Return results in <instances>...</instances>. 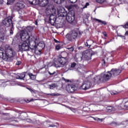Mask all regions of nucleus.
I'll list each match as a JSON object with an SVG mask.
<instances>
[{
    "instance_id": "1",
    "label": "nucleus",
    "mask_w": 128,
    "mask_h": 128,
    "mask_svg": "<svg viewBox=\"0 0 128 128\" xmlns=\"http://www.w3.org/2000/svg\"><path fill=\"white\" fill-rule=\"evenodd\" d=\"M4 48V49L3 48H0V58H2L6 62L8 60V58H14V56L16 52H14V50L9 45H6Z\"/></svg>"
},
{
    "instance_id": "2",
    "label": "nucleus",
    "mask_w": 128,
    "mask_h": 128,
    "mask_svg": "<svg viewBox=\"0 0 128 128\" xmlns=\"http://www.w3.org/2000/svg\"><path fill=\"white\" fill-rule=\"evenodd\" d=\"M20 38L22 42H33L34 44H36L38 36H30L28 31L22 30L20 32Z\"/></svg>"
},
{
    "instance_id": "3",
    "label": "nucleus",
    "mask_w": 128,
    "mask_h": 128,
    "mask_svg": "<svg viewBox=\"0 0 128 128\" xmlns=\"http://www.w3.org/2000/svg\"><path fill=\"white\" fill-rule=\"evenodd\" d=\"M112 78L110 71L94 78L95 82H104L110 80Z\"/></svg>"
},
{
    "instance_id": "4",
    "label": "nucleus",
    "mask_w": 128,
    "mask_h": 128,
    "mask_svg": "<svg viewBox=\"0 0 128 128\" xmlns=\"http://www.w3.org/2000/svg\"><path fill=\"white\" fill-rule=\"evenodd\" d=\"M53 63L54 66H56V68L62 67L66 64V59L60 56L58 59L54 58Z\"/></svg>"
},
{
    "instance_id": "5",
    "label": "nucleus",
    "mask_w": 128,
    "mask_h": 128,
    "mask_svg": "<svg viewBox=\"0 0 128 128\" xmlns=\"http://www.w3.org/2000/svg\"><path fill=\"white\" fill-rule=\"evenodd\" d=\"M28 44H34L33 42L30 41H22L19 43L18 48L21 52H26L30 50V45Z\"/></svg>"
},
{
    "instance_id": "6",
    "label": "nucleus",
    "mask_w": 128,
    "mask_h": 128,
    "mask_svg": "<svg viewBox=\"0 0 128 128\" xmlns=\"http://www.w3.org/2000/svg\"><path fill=\"white\" fill-rule=\"evenodd\" d=\"M92 52L90 50H86L84 51L82 54V57L80 56L78 58V62L82 61V60H92Z\"/></svg>"
},
{
    "instance_id": "7",
    "label": "nucleus",
    "mask_w": 128,
    "mask_h": 128,
    "mask_svg": "<svg viewBox=\"0 0 128 128\" xmlns=\"http://www.w3.org/2000/svg\"><path fill=\"white\" fill-rule=\"evenodd\" d=\"M28 2L30 4H38L40 6H46L48 4V0H38V2H36V0H28Z\"/></svg>"
},
{
    "instance_id": "8",
    "label": "nucleus",
    "mask_w": 128,
    "mask_h": 128,
    "mask_svg": "<svg viewBox=\"0 0 128 128\" xmlns=\"http://www.w3.org/2000/svg\"><path fill=\"white\" fill-rule=\"evenodd\" d=\"M65 16L66 20L68 22H70V24H72V22H76V15L74 14V11H70Z\"/></svg>"
},
{
    "instance_id": "9",
    "label": "nucleus",
    "mask_w": 128,
    "mask_h": 128,
    "mask_svg": "<svg viewBox=\"0 0 128 128\" xmlns=\"http://www.w3.org/2000/svg\"><path fill=\"white\" fill-rule=\"evenodd\" d=\"M78 36V32L76 30H72L70 33H68L66 35V38L69 40V42H74Z\"/></svg>"
},
{
    "instance_id": "10",
    "label": "nucleus",
    "mask_w": 128,
    "mask_h": 128,
    "mask_svg": "<svg viewBox=\"0 0 128 128\" xmlns=\"http://www.w3.org/2000/svg\"><path fill=\"white\" fill-rule=\"evenodd\" d=\"M122 72V68H112L110 71V74H111L112 78H114V76H120Z\"/></svg>"
},
{
    "instance_id": "11",
    "label": "nucleus",
    "mask_w": 128,
    "mask_h": 128,
    "mask_svg": "<svg viewBox=\"0 0 128 128\" xmlns=\"http://www.w3.org/2000/svg\"><path fill=\"white\" fill-rule=\"evenodd\" d=\"M90 86H92V82L89 81H86L81 86H80V90H86L90 88Z\"/></svg>"
},
{
    "instance_id": "12",
    "label": "nucleus",
    "mask_w": 128,
    "mask_h": 128,
    "mask_svg": "<svg viewBox=\"0 0 128 128\" xmlns=\"http://www.w3.org/2000/svg\"><path fill=\"white\" fill-rule=\"evenodd\" d=\"M58 16H62V18H64L66 16V12L64 10V8L62 7H60L58 8Z\"/></svg>"
},
{
    "instance_id": "13",
    "label": "nucleus",
    "mask_w": 128,
    "mask_h": 128,
    "mask_svg": "<svg viewBox=\"0 0 128 128\" xmlns=\"http://www.w3.org/2000/svg\"><path fill=\"white\" fill-rule=\"evenodd\" d=\"M78 90V87L72 84H68L66 86V90L68 92H74Z\"/></svg>"
},
{
    "instance_id": "14",
    "label": "nucleus",
    "mask_w": 128,
    "mask_h": 128,
    "mask_svg": "<svg viewBox=\"0 0 128 128\" xmlns=\"http://www.w3.org/2000/svg\"><path fill=\"white\" fill-rule=\"evenodd\" d=\"M3 24L6 26L8 28L10 24H12V20L10 18H6L4 20Z\"/></svg>"
},
{
    "instance_id": "15",
    "label": "nucleus",
    "mask_w": 128,
    "mask_h": 128,
    "mask_svg": "<svg viewBox=\"0 0 128 128\" xmlns=\"http://www.w3.org/2000/svg\"><path fill=\"white\" fill-rule=\"evenodd\" d=\"M56 16L52 14L50 16L48 22L52 24V26H54V24L56 22Z\"/></svg>"
},
{
    "instance_id": "16",
    "label": "nucleus",
    "mask_w": 128,
    "mask_h": 128,
    "mask_svg": "<svg viewBox=\"0 0 128 128\" xmlns=\"http://www.w3.org/2000/svg\"><path fill=\"white\" fill-rule=\"evenodd\" d=\"M16 6L20 10H22V8H26V3L22 1H19L16 4Z\"/></svg>"
},
{
    "instance_id": "17",
    "label": "nucleus",
    "mask_w": 128,
    "mask_h": 128,
    "mask_svg": "<svg viewBox=\"0 0 128 128\" xmlns=\"http://www.w3.org/2000/svg\"><path fill=\"white\" fill-rule=\"evenodd\" d=\"M46 10H49V12H50L52 14H56V8H54V7L52 5L48 6Z\"/></svg>"
},
{
    "instance_id": "18",
    "label": "nucleus",
    "mask_w": 128,
    "mask_h": 128,
    "mask_svg": "<svg viewBox=\"0 0 128 128\" xmlns=\"http://www.w3.org/2000/svg\"><path fill=\"white\" fill-rule=\"evenodd\" d=\"M48 88L50 90H54V88H58V84H52L48 85Z\"/></svg>"
},
{
    "instance_id": "19",
    "label": "nucleus",
    "mask_w": 128,
    "mask_h": 128,
    "mask_svg": "<svg viewBox=\"0 0 128 128\" xmlns=\"http://www.w3.org/2000/svg\"><path fill=\"white\" fill-rule=\"evenodd\" d=\"M44 42H40L38 44L37 48H44Z\"/></svg>"
},
{
    "instance_id": "20",
    "label": "nucleus",
    "mask_w": 128,
    "mask_h": 128,
    "mask_svg": "<svg viewBox=\"0 0 128 128\" xmlns=\"http://www.w3.org/2000/svg\"><path fill=\"white\" fill-rule=\"evenodd\" d=\"M34 30L32 26H28V27H25L24 28L22 29L23 30H26V32H30Z\"/></svg>"
},
{
    "instance_id": "21",
    "label": "nucleus",
    "mask_w": 128,
    "mask_h": 128,
    "mask_svg": "<svg viewBox=\"0 0 128 128\" xmlns=\"http://www.w3.org/2000/svg\"><path fill=\"white\" fill-rule=\"evenodd\" d=\"M30 50H32V52L34 50V54H42L40 50H37L36 46H34V49H30Z\"/></svg>"
},
{
    "instance_id": "22",
    "label": "nucleus",
    "mask_w": 128,
    "mask_h": 128,
    "mask_svg": "<svg viewBox=\"0 0 128 128\" xmlns=\"http://www.w3.org/2000/svg\"><path fill=\"white\" fill-rule=\"evenodd\" d=\"M94 20L95 22H100V24H104V26H106L107 24V23H106V21H102L100 20L97 19V18H94Z\"/></svg>"
},
{
    "instance_id": "23",
    "label": "nucleus",
    "mask_w": 128,
    "mask_h": 128,
    "mask_svg": "<svg viewBox=\"0 0 128 128\" xmlns=\"http://www.w3.org/2000/svg\"><path fill=\"white\" fill-rule=\"evenodd\" d=\"M4 31H2V33L0 32V42H2L4 40Z\"/></svg>"
},
{
    "instance_id": "24",
    "label": "nucleus",
    "mask_w": 128,
    "mask_h": 128,
    "mask_svg": "<svg viewBox=\"0 0 128 128\" xmlns=\"http://www.w3.org/2000/svg\"><path fill=\"white\" fill-rule=\"evenodd\" d=\"M28 76L32 80H34L36 78V75H34L32 73H28Z\"/></svg>"
},
{
    "instance_id": "25",
    "label": "nucleus",
    "mask_w": 128,
    "mask_h": 128,
    "mask_svg": "<svg viewBox=\"0 0 128 128\" xmlns=\"http://www.w3.org/2000/svg\"><path fill=\"white\" fill-rule=\"evenodd\" d=\"M31 50H34V48H30L29 47V49L27 50L28 56H32L34 54V50L32 51Z\"/></svg>"
},
{
    "instance_id": "26",
    "label": "nucleus",
    "mask_w": 128,
    "mask_h": 128,
    "mask_svg": "<svg viewBox=\"0 0 128 128\" xmlns=\"http://www.w3.org/2000/svg\"><path fill=\"white\" fill-rule=\"evenodd\" d=\"M26 78V74L24 73L21 74L20 76H18L19 80H23V78Z\"/></svg>"
},
{
    "instance_id": "27",
    "label": "nucleus",
    "mask_w": 128,
    "mask_h": 128,
    "mask_svg": "<svg viewBox=\"0 0 128 128\" xmlns=\"http://www.w3.org/2000/svg\"><path fill=\"white\" fill-rule=\"evenodd\" d=\"M54 2H56V4H60L62 2H64V0H54Z\"/></svg>"
},
{
    "instance_id": "28",
    "label": "nucleus",
    "mask_w": 128,
    "mask_h": 128,
    "mask_svg": "<svg viewBox=\"0 0 128 128\" xmlns=\"http://www.w3.org/2000/svg\"><path fill=\"white\" fill-rule=\"evenodd\" d=\"M107 110H108V112H112V110H114V108L112 106H110L107 107Z\"/></svg>"
},
{
    "instance_id": "29",
    "label": "nucleus",
    "mask_w": 128,
    "mask_h": 128,
    "mask_svg": "<svg viewBox=\"0 0 128 128\" xmlns=\"http://www.w3.org/2000/svg\"><path fill=\"white\" fill-rule=\"evenodd\" d=\"M56 24L58 26V28H62V22H56Z\"/></svg>"
},
{
    "instance_id": "30",
    "label": "nucleus",
    "mask_w": 128,
    "mask_h": 128,
    "mask_svg": "<svg viewBox=\"0 0 128 128\" xmlns=\"http://www.w3.org/2000/svg\"><path fill=\"white\" fill-rule=\"evenodd\" d=\"M67 50H68L70 52H74V46H72L71 48H68Z\"/></svg>"
},
{
    "instance_id": "31",
    "label": "nucleus",
    "mask_w": 128,
    "mask_h": 128,
    "mask_svg": "<svg viewBox=\"0 0 128 128\" xmlns=\"http://www.w3.org/2000/svg\"><path fill=\"white\" fill-rule=\"evenodd\" d=\"M47 94L48 96H58V94H56V93L48 94Z\"/></svg>"
},
{
    "instance_id": "32",
    "label": "nucleus",
    "mask_w": 128,
    "mask_h": 128,
    "mask_svg": "<svg viewBox=\"0 0 128 128\" xmlns=\"http://www.w3.org/2000/svg\"><path fill=\"white\" fill-rule=\"evenodd\" d=\"M97 2H99V4H102V2H104L106 0H96Z\"/></svg>"
},
{
    "instance_id": "33",
    "label": "nucleus",
    "mask_w": 128,
    "mask_h": 128,
    "mask_svg": "<svg viewBox=\"0 0 128 128\" xmlns=\"http://www.w3.org/2000/svg\"><path fill=\"white\" fill-rule=\"evenodd\" d=\"M118 92L116 91H112L111 92L112 96H114V94H118Z\"/></svg>"
},
{
    "instance_id": "34",
    "label": "nucleus",
    "mask_w": 128,
    "mask_h": 128,
    "mask_svg": "<svg viewBox=\"0 0 128 128\" xmlns=\"http://www.w3.org/2000/svg\"><path fill=\"white\" fill-rule=\"evenodd\" d=\"M94 120H96L97 122H102V119H100L98 118H94Z\"/></svg>"
},
{
    "instance_id": "35",
    "label": "nucleus",
    "mask_w": 128,
    "mask_h": 128,
    "mask_svg": "<svg viewBox=\"0 0 128 128\" xmlns=\"http://www.w3.org/2000/svg\"><path fill=\"white\" fill-rule=\"evenodd\" d=\"M60 48H62V47H60V45H57L56 46V50H60Z\"/></svg>"
},
{
    "instance_id": "36",
    "label": "nucleus",
    "mask_w": 128,
    "mask_h": 128,
    "mask_svg": "<svg viewBox=\"0 0 128 128\" xmlns=\"http://www.w3.org/2000/svg\"><path fill=\"white\" fill-rule=\"evenodd\" d=\"M63 80H64V82H72V80L66 79L64 78H63Z\"/></svg>"
},
{
    "instance_id": "37",
    "label": "nucleus",
    "mask_w": 128,
    "mask_h": 128,
    "mask_svg": "<svg viewBox=\"0 0 128 128\" xmlns=\"http://www.w3.org/2000/svg\"><path fill=\"white\" fill-rule=\"evenodd\" d=\"M122 26H123L124 28H128V22L124 26L122 25Z\"/></svg>"
},
{
    "instance_id": "38",
    "label": "nucleus",
    "mask_w": 128,
    "mask_h": 128,
    "mask_svg": "<svg viewBox=\"0 0 128 128\" xmlns=\"http://www.w3.org/2000/svg\"><path fill=\"white\" fill-rule=\"evenodd\" d=\"M46 126H48V128H50V127H51V128H56V125H54V124H52V125H50V124H48Z\"/></svg>"
},
{
    "instance_id": "39",
    "label": "nucleus",
    "mask_w": 128,
    "mask_h": 128,
    "mask_svg": "<svg viewBox=\"0 0 128 128\" xmlns=\"http://www.w3.org/2000/svg\"><path fill=\"white\" fill-rule=\"evenodd\" d=\"M78 0H69L71 4H76Z\"/></svg>"
},
{
    "instance_id": "40",
    "label": "nucleus",
    "mask_w": 128,
    "mask_h": 128,
    "mask_svg": "<svg viewBox=\"0 0 128 128\" xmlns=\"http://www.w3.org/2000/svg\"><path fill=\"white\" fill-rule=\"evenodd\" d=\"M27 90H30V92H34V91H36L35 90L32 89L31 88H27Z\"/></svg>"
},
{
    "instance_id": "41",
    "label": "nucleus",
    "mask_w": 128,
    "mask_h": 128,
    "mask_svg": "<svg viewBox=\"0 0 128 128\" xmlns=\"http://www.w3.org/2000/svg\"><path fill=\"white\" fill-rule=\"evenodd\" d=\"M88 6H90V4L88 2L86 3V4H85L84 6L82 8H88Z\"/></svg>"
},
{
    "instance_id": "42",
    "label": "nucleus",
    "mask_w": 128,
    "mask_h": 128,
    "mask_svg": "<svg viewBox=\"0 0 128 128\" xmlns=\"http://www.w3.org/2000/svg\"><path fill=\"white\" fill-rule=\"evenodd\" d=\"M76 62H73L71 64V68H74V66H76Z\"/></svg>"
},
{
    "instance_id": "43",
    "label": "nucleus",
    "mask_w": 128,
    "mask_h": 128,
    "mask_svg": "<svg viewBox=\"0 0 128 128\" xmlns=\"http://www.w3.org/2000/svg\"><path fill=\"white\" fill-rule=\"evenodd\" d=\"M22 64V62L20 61H17L16 62V66H20Z\"/></svg>"
},
{
    "instance_id": "44",
    "label": "nucleus",
    "mask_w": 128,
    "mask_h": 128,
    "mask_svg": "<svg viewBox=\"0 0 128 128\" xmlns=\"http://www.w3.org/2000/svg\"><path fill=\"white\" fill-rule=\"evenodd\" d=\"M48 74L50 76H54L56 74V72H53L52 73L48 72Z\"/></svg>"
},
{
    "instance_id": "45",
    "label": "nucleus",
    "mask_w": 128,
    "mask_h": 128,
    "mask_svg": "<svg viewBox=\"0 0 128 128\" xmlns=\"http://www.w3.org/2000/svg\"><path fill=\"white\" fill-rule=\"evenodd\" d=\"M26 122H30V123L32 122V121L30 119H26Z\"/></svg>"
},
{
    "instance_id": "46",
    "label": "nucleus",
    "mask_w": 128,
    "mask_h": 128,
    "mask_svg": "<svg viewBox=\"0 0 128 128\" xmlns=\"http://www.w3.org/2000/svg\"><path fill=\"white\" fill-rule=\"evenodd\" d=\"M10 36H12V34H14V32H12V28H10Z\"/></svg>"
},
{
    "instance_id": "47",
    "label": "nucleus",
    "mask_w": 128,
    "mask_h": 128,
    "mask_svg": "<svg viewBox=\"0 0 128 128\" xmlns=\"http://www.w3.org/2000/svg\"><path fill=\"white\" fill-rule=\"evenodd\" d=\"M102 62V66H104V64H106V61H104V60H103Z\"/></svg>"
},
{
    "instance_id": "48",
    "label": "nucleus",
    "mask_w": 128,
    "mask_h": 128,
    "mask_svg": "<svg viewBox=\"0 0 128 128\" xmlns=\"http://www.w3.org/2000/svg\"><path fill=\"white\" fill-rule=\"evenodd\" d=\"M54 42H56V44H58L60 42L58 40L54 39Z\"/></svg>"
},
{
    "instance_id": "49",
    "label": "nucleus",
    "mask_w": 128,
    "mask_h": 128,
    "mask_svg": "<svg viewBox=\"0 0 128 128\" xmlns=\"http://www.w3.org/2000/svg\"><path fill=\"white\" fill-rule=\"evenodd\" d=\"M120 36V38H122L126 40V37L124 36Z\"/></svg>"
},
{
    "instance_id": "50",
    "label": "nucleus",
    "mask_w": 128,
    "mask_h": 128,
    "mask_svg": "<svg viewBox=\"0 0 128 128\" xmlns=\"http://www.w3.org/2000/svg\"><path fill=\"white\" fill-rule=\"evenodd\" d=\"M7 4H10V0H7Z\"/></svg>"
},
{
    "instance_id": "51",
    "label": "nucleus",
    "mask_w": 128,
    "mask_h": 128,
    "mask_svg": "<svg viewBox=\"0 0 128 128\" xmlns=\"http://www.w3.org/2000/svg\"><path fill=\"white\" fill-rule=\"evenodd\" d=\"M103 34H104V36H107L106 32H104L103 33Z\"/></svg>"
},
{
    "instance_id": "52",
    "label": "nucleus",
    "mask_w": 128,
    "mask_h": 128,
    "mask_svg": "<svg viewBox=\"0 0 128 128\" xmlns=\"http://www.w3.org/2000/svg\"><path fill=\"white\" fill-rule=\"evenodd\" d=\"M4 2V0H0V4H2Z\"/></svg>"
},
{
    "instance_id": "53",
    "label": "nucleus",
    "mask_w": 128,
    "mask_h": 128,
    "mask_svg": "<svg viewBox=\"0 0 128 128\" xmlns=\"http://www.w3.org/2000/svg\"><path fill=\"white\" fill-rule=\"evenodd\" d=\"M125 36H128V31L126 32L125 33Z\"/></svg>"
},
{
    "instance_id": "54",
    "label": "nucleus",
    "mask_w": 128,
    "mask_h": 128,
    "mask_svg": "<svg viewBox=\"0 0 128 128\" xmlns=\"http://www.w3.org/2000/svg\"><path fill=\"white\" fill-rule=\"evenodd\" d=\"M34 100H38V99H31L30 102H34Z\"/></svg>"
},
{
    "instance_id": "55",
    "label": "nucleus",
    "mask_w": 128,
    "mask_h": 128,
    "mask_svg": "<svg viewBox=\"0 0 128 128\" xmlns=\"http://www.w3.org/2000/svg\"><path fill=\"white\" fill-rule=\"evenodd\" d=\"M110 42H112V40H110V41H108V42H106V44H110Z\"/></svg>"
},
{
    "instance_id": "56",
    "label": "nucleus",
    "mask_w": 128,
    "mask_h": 128,
    "mask_svg": "<svg viewBox=\"0 0 128 128\" xmlns=\"http://www.w3.org/2000/svg\"><path fill=\"white\" fill-rule=\"evenodd\" d=\"M35 24H36V26H38V22L36 21V22H35Z\"/></svg>"
},
{
    "instance_id": "57",
    "label": "nucleus",
    "mask_w": 128,
    "mask_h": 128,
    "mask_svg": "<svg viewBox=\"0 0 128 128\" xmlns=\"http://www.w3.org/2000/svg\"><path fill=\"white\" fill-rule=\"evenodd\" d=\"M10 74H11V76H14V74L11 73Z\"/></svg>"
},
{
    "instance_id": "58",
    "label": "nucleus",
    "mask_w": 128,
    "mask_h": 128,
    "mask_svg": "<svg viewBox=\"0 0 128 128\" xmlns=\"http://www.w3.org/2000/svg\"><path fill=\"white\" fill-rule=\"evenodd\" d=\"M86 46H88V42H86Z\"/></svg>"
},
{
    "instance_id": "59",
    "label": "nucleus",
    "mask_w": 128,
    "mask_h": 128,
    "mask_svg": "<svg viewBox=\"0 0 128 128\" xmlns=\"http://www.w3.org/2000/svg\"><path fill=\"white\" fill-rule=\"evenodd\" d=\"M36 82H40L41 81H39V80H36Z\"/></svg>"
},
{
    "instance_id": "60",
    "label": "nucleus",
    "mask_w": 128,
    "mask_h": 128,
    "mask_svg": "<svg viewBox=\"0 0 128 128\" xmlns=\"http://www.w3.org/2000/svg\"><path fill=\"white\" fill-rule=\"evenodd\" d=\"M46 124H48V122H46Z\"/></svg>"
},
{
    "instance_id": "61",
    "label": "nucleus",
    "mask_w": 128,
    "mask_h": 128,
    "mask_svg": "<svg viewBox=\"0 0 128 128\" xmlns=\"http://www.w3.org/2000/svg\"><path fill=\"white\" fill-rule=\"evenodd\" d=\"M126 100V99H124V100Z\"/></svg>"
}]
</instances>
